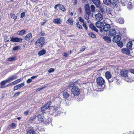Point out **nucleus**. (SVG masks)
Returning <instances> with one entry per match:
<instances>
[{
  "mask_svg": "<svg viewBox=\"0 0 134 134\" xmlns=\"http://www.w3.org/2000/svg\"><path fill=\"white\" fill-rule=\"evenodd\" d=\"M59 5H60V4H58L56 5L54 7V8L55 9H57L58 6H59Z\"/></svg>",
  "mask_w": 134,
  "mask_h": 134,
  "instance_id": "nucleus-63",
  "label": "nucleus"
},
{
  "mask_svg": "<svg viewBox=\"0 0 134 134\" xmlns=\"http://www.w3.org/2000/svg\"><path fill=\"white\" fill-rule=\"evenodd\" d=\"M66 23L70 25H72L73 21L71 18H69L66 21Z\"/></svg>",
  "mask_w": 134,
  "mask_h": 134,
  "instance_id": "nucleus-27",
  "label": "nucleus"
},
{
  "mask_svg": "<svg viewBox=\"0 0 134 134\" xmlns=\"http://www.w3.org/2000/svg\"><path fill=\"white\" fill-rule=\"evenodd\" d=\"M110 26L109 24L105 25L104 26L103 29L104 31L107 32L110 30Z\"/></svg>",
  "mask_w": 134,
  "mask_h": 134,
  "instance_id": "nucleus-14",
  "label": "nucleus"
},
{
  "mask_svg": "<svg viewBox=\"0 0 134 134\" xmlns=\"http://www.w3.org/2000/svg\"><path fill=\"white\" fill-rule=\"evenodd\" d=\"M104 3L106 5H109L110 0H103Z\"/></svg>",
  "mask_w": 134,
  "mask_h": 134,
  "instance_id": "nucleus-38",
  "label": "nucleus"
},
{
  "mask_svg": "<svg viewBox=\"0 0 134 134\" xmlns=\"http://www.w3.org/2000/svg\"><path fill=\"white\" fill-rule=\"evenodd\" d=\"M46 53V50L43 49L38 52V54L39 56H41L45 54Z\"/></svg>",
  "mask_w": 134,
  "mask_h": 134,
  "instance_id": "nucleus-30",
  "label": "nucleus"
},
{
  "mask_svg": "<svg viewBox=\"0 0 134 134\" xmlns=\"http://www.w3.org/2000/svg\"><path fill=\"white\" fill-rule=\"evenodd\" d=\"M75 85V82H70L69 83V87H73Z\"/></svg>",
  "mask_w": 134,
  "mask_h": 134,
  "instance_id": "nucleus-43",
  "label": "nucleus"
},
{
  "mask_svg": "<svg viewBox=\"0 0 134 134\" xmlns=\"http://www.w3.org/2000/svg\"><path fill=\"white\" fill-rule=\"evenodd\" d=\"M63 56H64L65 57H67L69 56L68 54L66 53H62Z\"/></svg>",
  "mask_w": 134,
  "mask_h": 134,
  "instance_id": "nucleus-47",
  "label": "nucleus"
},
{
  "mask_svg": "<svg viewBox=\"0 0 134 134\" xmlns=\"http://www.w3.org/2000/svg\"><path fill=\"white\" fill-rule=\"evenodd\" d=\"M44 88H45V87H42V88H39L37 89V90L38 91H40L42 90V89H43Z\"/></svg>",
  "mask_w": 134,
  "mask_h": 134,
  "instance_id": "nucleus-62",
  "label": "nucleus"
},
{
  "mask_svg": "<svg viewBox=\"0 0 134 134\" xmlns=\"http://www.w3.org/2000/svg\"><path fill=\"white\" fill-rule=\"evenodd\" d=\"M72 93L74 96H77L80 93V90L78 87L74 86L71 89Z\"/></svg>",
  "mask_w": 134,
  "mask_h": 134,
  "instance_id": "nucleus-3",
  "label": "nucleus"
},
{
  "mask_svg": "<svg viewBox=\"0 0 134 134\" xmlns=\"http://www.w3.org/2000/svg\"><path fill=\"white\" fill-rule=\"evenodd\" d=\"M19 48V46H16V47H14L13 48V50H18Z\"/></svg>",
  "mask_w": 134,
  "mask_h": 134,
  "instance_id": "nucleus-53",
  "label": "nucleus"
},
{
  "mask_svg": "<svg viewBox=\"0 0 134 134\" xmlns=\"http://www.w3.org/2000/svg\"><path fill=\"white\" fill-rule=\"evenodd\" d=\"M78 19L80 22L83 23L84 22V20L80 16L79 17Z\"/></svg>",
  "mask_w": 134,
  "mask_h": 134,
  "instance_id": "nucleus-44",
  "label": "nucleus"
},
{
  "mask_svg": "<svg viewBox=\"0 0 134 134\" xmlns=\"http://www.w3.org/2000/svg\"><path fill=\"white\" fill-rule=\"evenodd\" d=\"M89 15L86 14H85L84 16V18L86 20H88L89 19Z\"/></svg>",
  "mask_w": 134,
  "mask_h": 134,
  "instance_id": "nucleus-48",
  "label": "nucleus"
},
{
  "mask_svg": "<svg viewBox=\"0 0 134 134\" xmlns=\"http://www.w3.org/2000/svg\"><path fill=\"white\" fill-rule=\"evenodd\" d=\"M82 26H83L86 29V30H87V26H86V24L85 23H83V24H82Z\"/></svg>",
  "mask_w": 134,
  "mask_h": 134,
  "instance_id": "nucleus-58",
  "label": "nucleus"
},
{
  "mask_svg": "<svg viewBox=\"0 0 134 134\" xmlns=\"http://www.w3.org/2000/svg\"><path fill=\"white\" fill-rule=\"evenodd\" d=\"M120 2L123 5L125 6L127 3L126 0H120Z\"/></svg>",
  "mask_w": 134,
  "mask_h": 134,
  "instance_id": "nucleus-36",
  "label": "nucleus"
},
{
  "mask_svg": "<svg viewBox=\"0 0 134 134\" xmlns=\"http://www.w3.org/2000/svg\"><path fill=\"white\" fill-rule=\"evenodd\" d=\"M16 59V57H11L10 58H9L7 60L8 61H11L12 60H14Z\"/></svg>",
  "mask_w": 134,
  "mask_h": 134,
  "instance_id": "nucleus-42",
  "label": "nucleus"
},
{
  "mask_svg": "<svg viewBox=\"0 0 134 134\" xmlns=\"http://www.w3.org/2000/svg\"><path fill=\"white\" fill-rule=\"evenodd\" d=\"M54 71V69L53 68H50L48 70V72H53Z\"/></svg>",
  "mask_w": 134,
  "mask_h": 134,
  "instance_id": "nucleus-54",
  "label": "nucleus"
},
{
  "mask_svg": "<svg viewBox=\"0 0 134 134\" xmlns=\"http://www.w3.org/2000/svg\"><path fill=\"white\" fill-rule=\"evenodd\" d=\"M29 112V111L28 110H27L25 111L24 113V114L25 115H27L28 114Z\"/></svg>",
  "mask_w": 134,
  "mask_h": 134,
  "instance_id": "nucleus-60",
  "label": "nucleus"
},
{
  "mask_svg": "<svg viewBox=\"0 0 134 134\" xmlns=\"http://www.w3.org/2000/svg\"><path fill=\"white\" fill-rule=\"evenodd\" d=\"M6 83H7L6 80H4L2 81L1 83V88H4L5 87V85Z\"/></svg>",
  "mask_w": 134,
  "mask_h": 134,
  "instance_id": "nucleus-31",
  "label": "nucleus"
},
{
  "mask_svg": "<svg viewBox=\"0 0 134 134\" xmlns=\"http://www.w3.org/2000/svg\"><path fill=\"white\" fill-rule=\"evenodd\" d=\"M10 15L11 16V17L14 20H15L17 19V16H16L15 14L11 13Z\"/></svg>",
  "mask_w": 134,
  "mask_h": 134,
  "instance_id": "nucleus-41",
  "label": "nucleus"
},
{
  "mask_svg": "<svg viewBox=\"0 0 134 134\" xmlns=\"http://www.w3.org/2000/svg\"><path fill=\"white\" fill-rule=\"evenodd\" d=\"M51 103L50 101L48 102L47 104H46L41 109L42 111H44L48 109L50 107Z\"/></svg>",
  "mask_w": 134,
  "mask_h": 134,
  "instance_id": "nucleus-7",
  "label": "nucleus"
},
{
  "mask_svg": "<svg viewBox=\"0 0 134 134\" xmlns=\"http://www.w3.org/2000/svg\"><path fill=\"white\" fill-rule=\"evenodd\" d=\"M37 128V131H44V129L42 128V126H36Z\"/></svg>",
  "mask_w": 134,
  "mask_h": 134,
  "instance_id": "nucleus-32",
  "label": "nucleus"
},
{
  "mask_svg": "<svg viewBox=\"0 0 134 134\" xmlns=\"http://www.w3.org/2000/svg\"><path fill=\"white\" fill-rule=\"evenodd\" d=\"M24 85V83H22L20 84H19L15 86L14 87V90L16 91L20 89V88L23 87Z\"/></svg>",
  "mask_w": 134,
  "mask_h": 134,
  "instance_id": "nucleus-12",
  "label": "nucleus"
},
{
  "mask_svg": "<svg viewBox=\"0 0 134 134\" xmlns=\"http://www.w3.org/2000/svg\"><path fill=\"white\" fill-rule=\"evenodd\" d=\"M121 38L120 36L118 35L114 37L113 39V41L114 42H119L121 40Z\"/></svg>",
  "mask_w": 134,
  "mask_h": 134,
  "instance_id": "nucleus-10",
  "label": "nucleus"
},
{
  "mask_svg": "<svg viewBox=\"0 0 134 134\" xmlns=\"http://www.w3.org/2000/svg\"><path fill=\"white\" fill-rule=\"evenodd\" d=\"M84 8L86 13L88 15H90L91 14V11L90 9V6L88 4L85 5Z\"/></svg>",
  "mask_w": 134,
  "mask_h": 134,
  "instance_id": "nucleus-6",
  "label": "nucleus"
},
{
  "mask_svg": "<svg viewBox=\"0 0 134 134\" xmlns=\"http://www.w3.org/2000/svg\"><path fill=\"white\" fill-rule=\"evenodd\" d=\"M105 76L106 78L108 79H110L111 77V74L109 71H107L105 73Z\"/></svg>",
  "mask_w": 134,
  "mask_h": 134,
  "instance_id": "nucleus-26",
  "label": "nucleus"
},
{
  "mask_svg": "<svg viewBox=\"0 0 134 134\" xmlns=\"http://www.w3.org/2000/svg\"><path fill=\"white\" fill-rule=\"evenodd\" d=\"M103 39L107 43H109L111 42V40L110 38L108 36H105L103 37Z\"/></svg>",
  "mask_w": 134,
  "mask_h": 134,
  "instance_id": "nucleus-22",
  "label": "nucleus"
},
{
  "mask_svg": "<svg viewBox=\"0 0 134 134\" xmlns=\"http://www.w3.org/2000/svg\"><path fill=\"white\" fill-rule=\"evenodd\" d=\"M53 22L54 23L57 24H60L62 22V20L59 18H57L54 19Z\"/></svg>",
  "mask_w": 134,
  "mask_h": 134,
  "instance_id": "nucleus-13",
  "label": "nucleus"
},
{
  "mask_svg": "<svg viewBox=\"0 0 134 134\" xmlns=\"http://www.w3.org/2000/svg\"><path fill=\"white\" fill-rule=\"evenodd\" d=\"M46 22H41V25H44V24H45Z\"/></svg>",
  "mask_w": 134,
  "mask_h": 134,
  "instance_id": "nucleus-64",
  "label": "nucleus"
},
{
  "mask_svg": "<svg viewBox=\"0 0 134 134\" xmlns=\"http://www.w3.org/2000/svg\"><path fill=\"white\" fill-rule=\"evenodd\" d=\"M119 1L118 0H110V5L113 7H114L117 5V4L119 3Z\"/></svg>",
  "mask_w": 134,
  "mask_h": 134,
  "instance_id": "nucleus-9",
  "label": "nucleus"
},
{
  "mask_svg": "<svg viewBox=\"0 0 134 134\" xmlns=\"http://www.w3.org/2000/svg\"><path fill=\"white\" fill-rule=\"evenodd\" d=\"M97 83L99 86H102L105 83V81L103 78L99 77L97 79Z\"/></svg>",
  "mask_w": 134,
  "mask_h": 134,
  "instance_id": "nucleus-5",
  "label": "nucleus"
},
{
  "mask_svg": "<svg viewBox=\"0 0 134 134\" xmlns=\"http://www.w3.org/2000/svg\"><path fill=\"white\" fill-rule=\"evenodd\" d=\"M130 71L131 73L134 74V69H130Z\"/></svg>",
  "mask_w": 134,
  "mask_h": 134,
  "instance_id": "nucleus-59",
  "label": "nucleus"
},
{
  "mask_svg": "<svg viewBox=\"0 0 134 134\" xmlns=\"http://www.w3.org/2000/svg\"><path fill=\"white\" fill-rule=\"evenodd\" d=\"M12 80L11 79V78L10 77L9 78H8V79H7L6 80V82L7 83H9L10 82H11Z\"/></svg>",
  "mask_w": 134,
  "mask_h": 134,
  "instance_id": "nucleus-52",
  "label": "nucleus"
},
{
  "mask_svg": "<svg viewBox=\"0 0 134 134\" xmlns=\"http://www.w3.org/2000/svg\"><path fill=\"white\" fill-rule=\"evenodd\" d=\"M90 7L91 9V12L94 13L95 12V9L94 6L93 5H92Z\"/></svg>",
  "mask_w": 134,
  "mask_h": 134,
  "instance_id": "nucleus-39",
  "label": "nucleus"
},
{
  "mask_svg": "<svg viewBox=\"0 0 134 134\" xmlns=\"http://www.w3.org/2000/svg\"><path fill=\"white\" fill-rule=\"evenodd\" d=\"M116 20L118 23L121 24H123L124 22V20L122 18H116Z\"/></svg>",
  "mask_w": 134,
  "mask_h": 134,
  "instance_id": "nucleus-21",
  "label": "nucleus"
},
{
  "mask_svg": "<svg viewBox=\"0 0 134 134\" xmlns=\"http://www.w3.org/2000/svg\"><path fill=\"white\" fill-rule=\"evenodd\" d=\"M45 38L43 37L38 39L35 43V46L36 48H41L44 45L45 42Z\"/></svg>",
  "mask_w": 134,
  "mask_h": 134,
  "instance_id": "nucleus-1",
  "label": "nucleus"
},
{
  "mask_svg": "<svg viewBox=\"0 0 134 134\" xmlns=\"http://www.w3.org/2000/svg\"><path fill=\"white\" fill-rule=\"evenodd\" d=\"M37 118L38 121H39L42 122L44 121V117L42 114L39 115Z\"/></svg>",
  "mask_w": 134,
  "mask_h": 134,
  "instance_id": "nucleus-17",
  "label": "nucleus"
},
{
  "mask_svg": "<svg viewBox=\"0 0 134 134\" xmlns=\"http://www.w3.org/2000/svg\"><path fill=\"white\" fill-rule=\"evenodd\" d=\"M38 76V75H37V76H32L31 77V80L33 79H35V78L37 77Z\"/></svg>",
  "mask_w": 134,
  "mask_h": 134,
  "instance_id": "nucleus-61",
  "label": "nucleus"
},
{
  "mask_svg": "<svg viewBox=\"0 0 134 134\" xmlns=\"http://www.w3.org/2000/svg\"><path fill=\"white\" fill-rule=\"evenodd\" d=\"M22 41V39L21 38L18 37L10 38V41L12 42L21 43Z\"/></svg>",
  "mask_w": 134,
  "mask_h": 134,
  "instance_id": "nucleus-8",
  "label": "nucleus"
},
{
  "mask_svg": "<svg viewBox=\"0 0 134 134\" xmlns=\"http://www.w3.org/2000/svg\"><path fill=\"white\" fill-rule=\"evenodd\" d=\"M76 26L79 29H82V26L80 25L79 22L76 23Z\"/></svg>",
  "mask_w": 134,
  "mask_h": 134,
  "instance_id": "nucleus-40",
  "label": "nucleus"
},
{
  "mask_svg": "<svg viewBox=\"0 0 134 134\" xmlns=\"http://www.w3.org/2000/svg\"><path fill=\"white\" fill-rule=\"evenodd\" d=\"M118 46L120 47H122L123 46V43L122 42H119L118 43Z\"/></svg>",
  "mask_w": 134,
  "mask_h": 134,
  "instance_id": "nucleus-46",
  "label": "nucleus"
},
{
  "mask_svg": "<svg viewBox=\"0 0 134 134\" xmlns=\"http://www.w3.org/2000/svg\"><path fill=\"white\" fill-rule=\"evenodd\" d=\"M15 82L14 81L10 83L8 85H9V86H11V85H15Z\"/></svg>",
  "mask_w": 134,
  "mask_h": 134,
  "instance_id": "nucleus-57",
  "label": "nucleus"
},
{
  "mask_svg": "<svg viewBox=\"0 0 134 134\" xmlns=\"http://www.w3.org/2000/svg\"><path fill=\"white\" fill-rule=\"evenodd\" d=\"M121 52L127 55L130 54V51L127 48H123L121 50Z\"/></svg>",
  "mask_w": 134,
  "mask_h": 134,
  "instance_id": "nucleus-19",
  "label": "nucleus"
},
{
  "mask_svg": "<svg viewBox=\"0 0 134 134\" xmlns=\"http://www.w3.org/2000/svg\"><path fill=\"white\" fill-rule=\"evenodd\" d=\"M89 27L92 30H94L97 32H98V30L96 29L95 27L92 24H91L89 25Z\"/></svg>",
  "mask_w": 134,
  "mask_h": 134,
  "instance_id": "nucleus-24",
  "label": "nucleus"
},
{
  "mask_svg": "<svg viewBox=\"0 0 134 134\" xmlns=\"http://www.w3.org/2000/svg\"><path fill=\"white\" fill-rule=\"evenodd\" d=\"M60 109L59 107L56 106L51 107L49 113L51 114H55L58 115L61 113Z\"/></svg>",
  "mask_w": 134,
  "mask_h": 134,
  "instance_id": "nucleus-2",
  "label": "nucleus"
},
{
  "mask_svg": "<svg viewBox=\"0 0 134 134\" xmlns=\"http://www.w3.org/2000/svg\"><path fill=\"white\" fill-rule=\"evenodd\" d=\"M32 36L31 33H29L24 38L26 40L28 41L30 39L32 38Z\"/></svg>",
  "mask_w": 134,
  "mask_h": 134,
  "instance_id": "nucleus-18",
  "label": "nucleus"
},
{
  "mask_svg": "<svg viewBox=\"0 0 134 134\" xmlns=\"http://www.w3.org/2000/svg\"><path fill=\"white\" fill-rule=\"evenodd\" d=\"M128 71L127 70H122L120 72V75L124 77H127Z\"/></svg>",
  "mask_w": 134,
  "mask_h": 134,
  "instance_id": "nucleus-11",
  "label": "nucleus"
},
{
  "mask_svg": "<svg viewBox=\"0 0 134 134\" xmlns=\"http://www.w3.org/2000/svg\"><path fill=\"white\" fill-rule=\"evenodd\" d=\"M63 96L64 98H67L69 97V94L66 92L64 91L63 92Z\"/></svg>",
  "mask_w": 134,
  "mask_h": 134,
  "instance_id": "nucleus-23",
  "label": "nucleus"
},
{
  "mask_svg": "<svg viewBox=\"0 0 134 134\" xmlns=\"http://www.w3.org/2000/svg\"><path fill=\"white\" fill-rule=\"evenodd\" d=\"M114 7L115 9L117 11H120L121 10V9L120 7L118 6V4L117 5L114 6Z\"/></svg>",
  "mask_w": 134,
  "mask_h": 134,
  "instance_id": "nucleus-37",
  "label": "nucleus"
},
{
  "mask_svg": "<svg viewBox=\"0 0 134 134\" xmlns=\"http://www.w3.org/2000/svg\"><path fill=\"white\" fill-rule=\"evenodd\" d=\"M113 12L114 11H113L110 10L109 9L107 10L106 12L107 14L109 16L111 17L113 16L112 14Z\"/></svg>",
  "mask_w": 134,
  "mask_h": 134,
  "instance_id": "nucleus-28",
  "label": "nucleus"
},
{
  "mask_svg": "<svg viewBox=\"0 0 134 134\" xmlns=\"http://www.w3.org/2000/svg\"><path fill=\"white\" fill-rule=\"evenodd\" d=\"M132 46V43L131 41H129L128 42L127 45V48L132 50L131 48Z\"/></svg>",
  "mask_w": 134,
  "mask_h": 134,
  "instance_id": "nucleus-29",
  "label": "nucleus"
},
{
  "mask_svg": "<svg viewBox=\"0 0 134 134\" xmlns=\"http://www.w3.org/2000/svg\"><path fill=\"white\" fill-rule=\"evenodd\" d=\"M110 35L112 36H114L116 35V32L115 30L113 29H111L109 31Z\"/></svg>",
  "mask_w": 134,
  "mask_h": 134,
  "instance_id": "nucleus-20",
  "label": "nucleus"
},
{
  "mask_svg": "<svg viewBox=\"0 0 134 134\" xmlns=\"http://www.w3.org/2000/svg\"><path fill=\"white\" fill-rule=\"evenodd\" d=\"M72 2L74 5H76L77 4V0H73Z\"/></svg>",
  "mask_w": 134,
  "mask_h": 134,
  "instance_id": "nucleus-51",
  "label": "nucleus"
},
{
  "mask_svg": "<svg viewBox=\"0 0 134 134\" xmlns=\"http://www.w3.org/2000/svg\"><path fill=\"white\" fill-rule=\"evenodd\" d=\"M35 131L33 130H29L27 132V134H34Z\"/></svg>",
  "mask_w": 134,
  "mask_h": 134,
  "instance_id": "nucleus-34",
  "label": "nucleus"
},
{
  "mask_svg": "<svg viewBox=\"0 0 134 134\" xmlns=\"http://www.w3.org/2000/svg\"><path fill=\"white\" fill-rule=\"evenodd\" d=\"M88 35L90 37L92 38H94L96 37V35L92 32H91L89 33Z\"/></svg>",
  "mask_w": 134,
  "mask_h": 134,
  "instance_id": "nucleus-35",
  "label": "nucleus"
},
{
  "mask_svg": "<svg viewBox=\"0 0 134 134\" xmlns=\"http://www.w3.org/2000/svg\"><path fill=\"white\" fill-rule=\"evenodd\" d=\"M12 80L16 79L17 78V76H14L10 77Z\"/></svg>",
  "mask_w": 134,
  "mask_h": 134,
  "instance_id": "nucleus-50",
  "label": "nucleus"
},
{
  "mask_svg": "<svg viewBox=\"0 0 134 134\" xmlns=\"http://www.w3.org/2000/svg\"><path fill=\"white\" fill-rule=\"evenodd\" d=\"M96 25L97 28H101L103 26V24L100 21H98L96 22Z\"/></svg>",
  "mask_w": 134,
  "mask_h": 134,
  "instance_id": "nucleus-15",
  "label": "nucleus"
},
{
  "mask_svg": "<svg viewBox=\"0 0 134 134\" xmlns=\"http://www.w3.org/2000/svg\"><path fill=\"white\" fill-rule=\"evenodd\" d=\"M21 93L20 92H18L16 93L14 95L13 97H17Z\"/></svg>",
  "mask_w": 134,
  "mask_h": 134,
  "instance_id": "nucleus-45",
  "label": "nucleus"
},
{
  "mask_svg": "<svg viewBox=\"0 0 134 134\" xmlns=\"http://www.w3.org/2000/svg\"><path fill=\"white\" fill-rule=\"evenodd\" d=\"M99 13L96 14L95 15V17L97 20H101L103 19L102 14L104 13V11L101 10L99 11Z\"/></svg>",
  "mask_w": 134,
  "mask_h": 134,
  "instance_id": "nucleus-4",
  "label": "nucleus"
},
{
  "mask_svg": "<svg viewBox=\"0 0 134 134\" xmlns=\"http://www.w3.org/2000/svg\"><path fill=\"white\" fill-rule=\"evenodd\" d=\"M92 1L97 7H99L100 4L99 0H92Z\"/></svg>",
  "mask_w": 134,
  "mask_h": 134,
  "instance_id": "nucleus-16",
  "label": "nucleus"
},
{
  "mask_svg": "<svg viewBox=\"0 0 134 134\" xmlns=\"http://www.w3.org/2000/svg\"><path fill=\"white\" fill-rule=\"evenodd\" d=\"M32 81L31 79H28L27 81V83H29Z\"/></svg>",
  "mask_w": 134,
  "mask_h": 134,
  "instance_id": "nucleus-56",
  "label": "nucleus"
},
{
  "mask_svg": "<svg viewBox=\"0 0 134 134\" xmlns=\"http://www.w3.org/2000/svg\"><path fill=\"white\" fill-rule=\"evenodd\" d=\"M26 31L24 30H22L20 31H18L17 34L18 35L22 36L25 34Z\"/></svg>",
  "mask_w": 134,
  "mask_h": 134,
  "instance_id": "nucleus-25",
  "label": "nucleus"
},
{
  "mask_svg": "<svg viewBox=\"0 0 134 134\" xmlns=\"http://www.w3.org/2000/svg\"><path fill=\"white\" fill-rule=\"evenodd\" d=\"M85 49V47L84 46H82L81 49L80 51H83Z\"/></svg>",
  "mask_w": 134,
  "mask_h": 134,
  "instance_id": "nucleus-55",
  "label": "nucleus"
},
{
  "mask_svg": "<svg viewBox=\"0 0 134 134\" xmlns=\"http://www.w3.org/2000/svg\"><path fill=\"white\" fill-rule=\"evenodd\" d=\"M25 15V13L24 12H23L21 14V18H23L24 17Z\"/></svg>",
  "mask_w": 134,
  "mask_h": 134,
  "instance_id": "nucleus-49",
  "label": "nucleus"
},
{
  "mask_svg": "<svg viewBox=\"0 0 134 134\" xmlns=\"http://www.w3.org/2000/svg\"><path fill=\"white\" fill-rule=\"evenodd\" d=\"M59 8L60 10L63 12H64L66 10L64 7L62 5L60 4V5H59Z\"/></svg>",
  "mask_w": 134,
  "mask_h": 134,
  "instance_id": "nucleus-33",
  "label": "nucleus"
}]
</instances>
